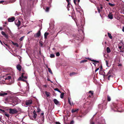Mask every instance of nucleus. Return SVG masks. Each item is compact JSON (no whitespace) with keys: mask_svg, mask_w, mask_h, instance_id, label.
Returning <instances> with one entry per match:
<instances>
[{"mask_svg":"<svg viewBox=\"0 0 124 124\" xmlns=\"http://www.w3.org/2000/svg\"><path fill=\"white\" fill-rule=\"evenodd\" d=\"M40 45H41V46H42L43 45V44L42 43H40Z\"/></svg>","mask_w":124,"mask_h":124,"instance_id":"obj_63","label":"nucleus"},{"mask_svg":"<svg viewBox=\"0 0 124 124\" xmlns=\"http://www.w3.org/2000/svg\"><path fill=\"white\" fill-rule=\"evenodd\" d=\"M111 99L110 97L108 95L107 96V100L108 101H111Z\"/></svg>","mask_w":124,"mask_h":124,"instance_id":"obj_30","label":"nucleus"},{"mask_svg":"<svg viewBox=\"0 0 124 124\" xmlns=\"http://www.w3.org/2000/svg\"><path fill=\"white\" fill-rule=\"evenodd\" d=\"M54 90L55 91H57L58 92H59L60 93H61V92L60 91V90L58 88H55V89H54Z\"/></svg>","mask_w":124,"mask_h":124,"instance_id":"obj_32","label":"nucleus"},{"mask_svg":"<svg viewBox=\"0 0 124 124\" xmlns=\"http://www.w3.org/2000/svg\"><path fill=\"white\" fill-rule=\"evenodd\" d=\"M108 4L110 6H112V7H114L115 6V5L113 4H112L110 3H108Z\"/></svg>","mask_w":124,"mask_h":124,"instance_id":"obj_35","label":"nucleus"},{"mask_svg":"<svg viewBox=\"0 0 124 124\" xmlns=\"http://www.w3.org/2000/svg\"><path fill=\"white\" fill-rule=\"evenodd\" d=\"M15 24L18 27L20 25L21 22L19 20H16L15 21Z\"/></svg>","mask_w":124,"mask_h":124,"instance_id":"obj_3","label":"nucleus"},{"mask_svg":"<svg viewBox=\"0 0 124 124\" xmlns=\"http://www.w3.org/2000/svg\"><path fill=\"white\" fill-rule=\"evenodd\" d=\"M49 33L47 32H46L44 34V38L46 39L47 38V36L49 34Z\"/></svg>","mask_w":124,"mask_h":124,"instance_id":"obj_12","label":"nucleus"},{"mask_svg":"<svg viewBox=\"0 0 124 124\" xmlns=\"http://www.w3.org/2000/svg\"><path fill=\"white\" fill-rule=\"evenodd\" d=\"M37 116V115L36 114H34V115H33V116L34 118V119H35L36 118Z\"/></svg>","mask_w":124,"mask_h":124,"instance_id":"obj_33","label":"nucleus"},{"mask_svg":"<svg viewBox=\"0 0 124 124\" xmlns=\"http://www.w3.org/2000/svg\"><path fill=\"white\" fill-rule=\"evenodd\" d=\"M13 44L14 45H15L17 47H18V44L16 43H14V42H12Z\"/></svg>","mask_w":124,"mask_h":124,"instance_id":"obj_24","label":"nucleus"},{"mask_svg":"<svg viewBox=\"0 0 124 124\" xmlns=\"http://www.w3.org/2000/svg\"><path fill=\"white\" fill-rule=\"evenodd\" d=\"M53 101L54 103L56 105H59L60 103L59 102V101L57 100L56 99H54L53 100Z\"/></svg>","mask_w":124,"mask_h":124,"instance_id":"obj_8","label":"nucleus"},{"mask_svg":"<svg viewBox=\"0 0 124 124\" xmlns=\"http://www.w3.org/2000/svg\"><path fill=\"white\" fill-rule=\"evenodd\" d=\"M40 35V31H39L38 32L35 34L34 35L35 37H39Z\"/></svg>","mask_w":124,"mask_h":124,"instance_id":"obj_7","label":"nucleus"},{"mask_svg":"<svg viewBox=\"0 0 124 124\" xmlns=\"http://www.w3.org/2000/svg\"><path fill=\"white\" fill-rule=\"evenodd\" d=\"M77 74V73L75 72H72L70 73V76H72L73 75L76 74Z\"/></svg>","mask_w":124,"mask_h":124,"instance_id":"obj_16","label":"nucleus"},{"mask_svg":"<svg viewBox=\"0 0 124 124\" xmlns=\"http://www.w3.org/2000/svg\"><path fill=\"white\" fill-rule=\"evenodd\" d=\"M18 112L15 108H10L9 109V113L10 114H16L18 113Z\"/></svg>","mask_w":124,"mask_h":124,"instance_id":"obj_1","label":"nucleus"},{"mask_svg":"<svg viewBox=\"0 0 124 124\" xmlns=\"http://www.w3.org/2000/svg\"><path fill=\"white\" fill-rule=\"evenodd\" d=\"M91 61L92 62H94V63H99V61H96V60H91Z\"/></svg>","mask_w":124,"mask_h":124,"instance_id":"obj_31","label":"nucleus"},{"mask_svg":"<svg viewBox=\"0 0 124 124\" xmlns=\"http://www.w3.org/2000/svg\"><path fill=\"white\" fill-rule=\"evenodd\" d=\"M121 48H122V46H118V48L120 49H121Z\"/></svg>","mask_w":124,"mask_h":124,"instance_id":"obj_55","label":"nucleus"},{"mask_svg":"<svg viewBox=\"0 0 124 124\" xmlns=\"http://www.w3.org/2000/svg\"><path fill=\"white\" fill-rule=\"evenodd\" d=\"M37 112H39L40 111V109L39 108H37Z\"/></svg>","mask_w":124,"mask_h":124,"instance_id":"obj_42","label":"nucleus"},{"mask_svg":"<svg viewBox=\"0 0 124 124\" xmlns=\"http://www.w3.org/2000/svg\"><path fill=\"white\" fill-rule=\"evenodd\" d=\"M15 20V18L14 17H13L11 18H9L8 19V22H12Z\"/></svg>","mask_w":124,"mask_h":124,"instance_id":"obj_4","label":"nucleus"},{"mask_svg":"<svg viewBox=\"0 0 124 124\" xmlns=\"http://www.w3.org/2000/svg\"><path fill=\"white\" fill-rule=\"evenodd\" d=\"M88 93H90L91 95H89V96L88 97V98H89L91 97V96H93V91H90Z\"/></svg>","mask_w":124,"mask_h":124,"instance_id":"obj_10","label":"nucleus"},{"mask_svg":"<svg viewBox=\"0 0 124 124\" xmlns=\"http://www.w3.org/2000/svg\"><path fill=\"white\" fill-rule=\"evenodd\" d=\"M108 35L109 37V38L111 39H112V36L111 35V34L109 33V32L108 33Z\"/></svg>","mask_w":124,"mask_h":124,"instance_id":"obj_20","label":"nucleus"},{"mask_svg":"<svg viewBox=\"0 0 124 124\" xmlns=\"http://www.w3.org/2000/svg\"><path fill=\"white\" fill-rule=\"evenodd\" d=\"M1 34L3 35L6 39H8V34H7L3 31H2L1 32Z\"/></svg>","mask_w":124,"mask_h":124,"instance_id":"obj_6","label":"nucleus"},{"mask_svg":"<svg viewBox=\"0 0 124 124\" xmlns=\"http://www.w3.org/2000/svg\"><path fill=\"white\" fill-rule=\"evenodd\" d=\"M90 124H94V123L93 122L91 121L90 122Z\"/></svg>","mask_w":124,"mask_h":124,"instance_id":"obj_44","label":"nucleus"},{"mask_svg":"<svg viewBox=\"0 0 124 124\" xmlns=\"http://www.w3.org/2000/svg\"><path fill=\"white\" fill-rule=\"evenodd\" d=\"M112 69H111L109 71V72H108V73H107V74L106 75V76H108L109 74H110L112 72Z\"/></svg>","mask_w":124,"mask_h":124,"instance_id":"obj_17","label":"nucleus"},{"mask_svg":"<svg viewBox=\"0 0 124 124\" xmlns=\"http://www.w3.org/2000/svg\"><path fill=\"white\" fill-rule=\"evenodd\" d=\"M122 65L121 64H119L118 65V66H121Z\"/></svg>","mask_w":124,"mask_h":124,"instance_id":"obj_58","label":"nucleus"},{"mask_svg":"<svg viewBox=\"0 0 124 124\" xmlns=\"http://www.w3.org/2000/svg\"><path fill=\"white\" fill-rule=\"evenodd\" d=\"M100 6H101L100 8L101 9H102L103 8V7L102 6V5H100Z\"/></svg>","mask_w":124,"mask_h":124,"instance_id":"obj_47","label":"nucleus"},{"mask_svg":"<svg viewBox=\"0 0 124 124\" xmlns=\"http://www.w3.org/2000/svg\"><path fill=\"white\" fill-rule=\"evenodd\" d=\"M3 30V28L2 27H0V30Z\"/></svg>","mask_w":124,"mask_h":124,"instance_id":"obj_57","label":"nucleus"},{"mask_svg":"<svg viewBox=\"0 0 124 124\" xmlns=\"http://www.w3.org/2000/svg\"><path fill=\"white\" fill-rule=\"evenodd\" d=\"M79 110V109L78 108H76V109H72V113H74V112H77Z\"/></svg>","mask_w":124,"mask_h":124,"instance_id":"obj_11","label":"nucleus"},{"mask_svg":"<svg viewBox=\"0 0 124 124\" xmlns=\"http://www.w3.org/2000/svg\"><path fill=\"white\" fill-rule=\"evenodd\" d=\"M77 0H73V2L75 4V5H77L78 4L79 2H80V0H78V3L76 4V2L77 1Z\"/></svg>","mask_w":124,"mask_h":124,"instance_id":"obj_19","label":"nucleus"},{"mask_svg":"<svg viewBox=\"0 0 124 124\" xmlns=\"http://www.w3.org/2000/svg\"><path fill=\"white\" fill-rule=\"evenodd\" d=\"M0 43L2 45H3V44L2 42V41H1V40H0Z\"/></svg>","mask_w":124,"mask_h":124,"instance_id":"obj_56","label":"nucleus"},{"mask_svg":"<svg viewBox=\"0 0 124 124\" xmlns=\"http://www.w3.org/2000/svg\"><path fill=\"white\" fill-rule=\"evenodd\" d=\"M23 78H22L21 77H19L18 79V80H21L23 82L26 81V80L23 79Z\"/></svg>","mask_w":124,"mask_h":124,"instance_id":"obj_18","label":"nucleus"},{"mask_svg":"<svg viewBox=\"0 0 124 124\" xmlns=\"http://www.w3.org/2000/svg\"><path fill=\"white\" fill-rule=\"evenodd\" d=\"M108 16L109 18L110 19H112L113 18V16L112 15L109 14L108 15Z\"/></svg>","mask_w":124,"mask_h":124,"instance_id":"obj_23","label":"nucleus"},{"mask_svg":"<svg viewBox=\"0 0 124 124\" xmlns=\"http://www.w3.org/2000/svg\"><path fill=\"white\" fill-rule=\"evenodd\" d=\"M122 31L123 32H124V26L123 27L122 29Z\"/></svg>","mask_w":124,"mask_h":124,"instance_id":"obj_49","label":"nucleus"},{"mask_svg":"<svg viewBox=\"0 0 124 124\" xmlns=\"http://www.w3.org/2000/svg\"><path fill=\"white\" fill-rule=\"evenodd\" d=\"M102 66H101V67H100V69L101 70H102Z\"/></svg>","mask_w":124,"mask_h":124,"instance_id":"obj_59","label":"nucleus"},{"mask_svg":"<svg viewBox=\"0 0 124 124\" xmlns=\"http://www.w3.org/2000/svg\"><path fill=\"white\" fill-rule=\"evenodd\" d=\"M85 106H87V107H90L91 105V101H88L87 102L85 103Z\"/></svg>","mask_w":124,"mask_h":124,"instance_id":"obj_5","label":"nucleus"},{"mask_svg":"<svg viewBox=\"0 0 124 124\" xmlns=\"http://www.w3.org/2000/svg\"><path fill=\"white\" fill-rule=\"evenodd\" d=\"M24 73H23L22 74L21 76L20 77H22V78H23L24 77L23 75L24 74Z\"/></svg>","mask_w":124,"mask_h":124,"instance_id":"obj_43","label":"nucleus"},{"mask_svg":"<svg viewBox=\"0 0 124 124\" xmlns=\"http://www.w3.org/2000/svg\"><path fill=\"white\" fill-rule=\"evenodd\" d=\"M87 61V60H82L80 62V63H84V62H86Z\"/></svg>","mask_w":124,"mask_h":124,"instance_id":"obj_27","label":"nucleus"},{"mask_svg":"<svg viewBox=\"0 0 124 124\" xmlns=\"http://www.w3.org/2000/svg\"><path fill=\"white\" fill-rule=\"evenodd\" d=\"M17 69L19 71L21 70L22 67L20 64H18L16 66Z\"/></svg>","mask_w":124,"mask_h":124,"instance_id":"obj_9","label":"nucleus"},{"mask_svg":"<svg viewBox=\"0 0 124 124\" xmlns=\"http://www.w3.org/2000/svg\"><path fill=\"white\" fill-rule=\"evenodd\" d=\"M64 93H62L60 94V97L61 98L63 99V98Z\"/></svg>","mask_w":124,"mask_h":124,"instance_id":"obj_21","label":"nucleus"},{"mask_svg":"<svg viewBox=\"0 0 124 124\" xmlns=\"http://www.w3.org/2000/svg\"><path fill=\"white\" fill-rule=\"evenodd\" d=\"M48 70L49 71V72L51 74H53V73L52 72L51 69L50 68H48Z\"/></svg>","mask_w":124,"mask_h":124,"instance_id":"obj_29","label":"nucleus"},{"mask_svg":"<svg viewBox=\"0 0 124 124\" xmlns=\"http://www.w3.org/2000/svg\"><path fill=\"white\" fill-rule=\"evenodd\" d=\"M106 64L107 66H108V62L107 61H106Z\"/></svg>","mask_w":124,"mask_h":124,"instance_id":"obj_46","label":"nucleus"},{"mask_svg":"<svg viewBox=\"0 0 124 124\" xmlns=\"http://www.w3.org/2000/svg\"><path fill=\"white\" fill-rule=\"evenodd\" d=\"M4 114L5 116H7L8 117L9 116V114H8L7 112H4Z\"/></svg>","mask_w":124,"mask_h":124,"instance_id":"obj_34","label":"nucleus"},{"mask_svg":"<svg viewBox=\"0 0 124 124\" xmlns=\"http://www.w3.org/2000/svg\"><path fill=\"white\" fill-rule=\"evenodd\" d=\"M45 93L47 97H49L50 96V93L49 92L46 91L45 92Z\"/></svg>","mask_w":124,"mask_h":124,"instance_id":"obj_13","label":"nucleus"},{"mask_svg":"<svg viewBox=\"0 0 124 124\" xmlns=\"http://www.w3.org/2000/svg\"><path fill=\"white\" fill-rule=\"evenodd\" d=\"M97 10H98V11L99 13L100 14V15L101 16V11L102 10H100V8H99L98 7H97Z\"/></svg>","mask_w":124,"mask_h":124,"instance_id":"obj_26","label":"nucleus"},{"mask_svg":"<svg viewBox=\"0 0 124 124\" xmlns=\"http://www.w3.org/2000/svg\"><path fill=\"white\" fill-rule=\"evenodd\" d=\"M4 2V1H0V3H2Z\"/></svg>","mask_w":124,"mask_h":124,"instance_id":"obj_51","label":"nucleus"},{"mask_svg":"<svg viewBox=\"0 0 124 124\" xmlns=\"http://www.w3.org/2000/svg\"><path fill=\"white\" fill-rule=\"evenodd\" d=\"M32 103V101L31 100H29L26 101L25 102V105L28 106H29L31 105Z\"/></svg>","mask_w":124,"mask_h":124,"instance_id":"obj_2","label":"nucleus"},{"mask_svg":"<svg viewBox=\"0 0 124 124\" xmlns=\"http://www.w3.org/2000/svg\"><path fill=\"white\" fill-rule=\"evenodd\" d=\"M5 112V111L4 110L0 109V113H4Z\"/></svg>","mask_w":124,"mask_h":124,"instance_id":"obj_36","label":"nucleus"},{"mask_svg":"<svg viewBox=\"0 0 124 124\" xmlns=\"http://www.w3.org/2000/svg\"><path fill=\"white\" fill-rule=\"evenodd\" d=\"M50 57H51V58H54L55 57V55L54 54H51Z\"/></svg>","mask_w":124,"mask_h":124,"instance_id":"obj_37","label":"nucleus"},{"mask_svg":"<svg viewBox=\"0 0 124 124\" xmlns=\"http://www.w3.org/2000/svg\"><path fill=\"white\" fill-rule=\"evenodd\" d=\"M120 52H123V51H122V50H121V49H120Z\"/></svg>","mask_w":124,"mask_h":124,"instance_id":"obj_61","label":"nucleus"},{"mask_svg":"<svg viewBox=\"0 0 124 124\" xmlns=\"http://www.w3.org/2000/svg\"><path fill=\"white\" fill-rule=\"evenodd\" d=\"M7 94L8 93H2L0 92V96H3L5 95H7Z\"/></svg>","mask_w":124,"mask_h":124,"instance_id":"obj_14","label":"nucleus"},{"mask_svg":"<svg viewBox=\"0 0 124 124\" xmlns=\"http://www.w3.org/2000/svg\"><path fill=\"white\" fill-rule=\"evenodd\" d=\"M70 99H71V98H68V102L70 105L71 106L72 104L70 102Z\"/></svg>","mask_w":124,"mask_h":124,"instance_id":"obj_25","label":"nucleus"},{"mask_svg":"<svg viewBox=\"0 0 124 124\" xmlns=\"http://www.w3.org/2000/svg\"><path fill=\"white\" fill-rule=\"evenodd\" d=\"M113 76L112 75H108V80H110V77H111V78H113Z\"/></svg>","mask_w":124,"mask_h":124,"instance_id":"obj_28","label":"nucleus"},{"mask_svg":"<svg viewBox=\"0 0 124 124\" xmlns=\"http://www.w3.org/2000/svg\"><path fill=\"white\" fill-rule=\"evenodd\" d=\"M106 50L107 53H110L111 52L110 50L108 47L107 48Z\"/></svg>","mask_w":124,"mask_h":124,"instance_id":"obj_15","label":"nucleus"},{"mask_svg":"<svg viewBox=\"0 0 124 124\" xmlns=\"http://www.w3.org/2000/svg\"><path fill=\"white\" fill-rule=\"evenodd\" d=\"M27 77L26 76L24 77L23 78H24L25 79H27Z\"/></svg>","mask_w":124,"mask_h":124,"instance_id":"obj_52","label":"nucleus"},{"mask_svg":"<svg viewBox=\"0 0 124 124\" xmlns=\"http://www.w3.org/2000/svg\"><path fill=\"white\" fill-rule=\"evenodd\" d=\"M44 113H41V115L42 116H43V115H44Z\"/></svg>","mask_w":124,"mask_h":124,"instance_id":"obj_60","label":"nucleus"},{"mask_svg":"<svg viewBox=\"0 0 124 124\" xmlns=\"http://www.w3.org/2000/svg\"><path fill=\"white\" fill-rule=\"evenodd\" d=\"M7 80H9V79H10L11 78V76H8L7 77Z\"/></svg>","mask_w":124,"mask_h":124,"instance_id":"obj_41","label":"nucleus"},{"mask_svg":"<svg viewBox=\"0 0 124 124\" xmlns=\"http://www.w3.org/2000/svg\"><path fill=\"white\" fill-rule=\"evenodd\" d=\"M66 0L68 3L67 6L68 7L69 6L70 4V0Z\"/></svg>","mask_w":124,"mask_h":124,"instance_id":"obj_22","label":"nucleus"},{"mask_svg":"<svg viewBox=\"0 0 124 124\" xmlns=\"http://www.w3.org/2000/svg\"><path fill=\"white\" fill-rule=\"evenodd\" d=\"M74 123V122L73 121H72L70 122V124H73Z\"/></svg>","mask_w":124,"mask_h":124,"instance_id":"obj_54","label":"nucleus"},{"mask_svg":"<svg viewBox=\"0 0 124 124\" xmlns=\"http://www.w3.org/2000/svg\"><path fill=\"white\" fill-rule=\"evenodd\" d=\"M4 43L6 46H7L8 47V44L5 43L4 42Z\"/></svg>","mask_w":124,"mask_h":124,"instance_id":"obj_53","label":"nucleus"},{"mask_svg":"<svg viewBox=\"0 0 124 124\" xmlns=\"http://www.w3.org/2000/svg\"><path fill=\"white\" fill-rule=\"evenodd\" d=\"M24 38V37H21L19 39V40L20 41H22Z\"/></svg>","mask_w":124,"mask_h":124,"instance_id":"obj_40","label":"nucleus"},{"mask_svg":"<svg viewBox=\"0 0 124 124\" xmlns=\"http://www.w3.org/2000/svg\"><path fill=\"white\" fill-rule=\"evenodd\" d=\"M42 118H43L44 119V116H42V117H41Z\"/></svg>","mask_w":124,"mask_h":124,"instance_id":"obj_64","label":"nucleus"},{"mask_svg":"<svg viewBox=\"0 0 124 124\" xmlns=\"http://www.w3.org/2000/svg\"><path fill=\"white\" fill-rule=\"evenodd\" d=\"M36 111L34 110L33 112V114H36Z\"/></svg>","mask_w":124,"mask_h":124,"instance_id":"obj_50","label":"nucleus"},{"mask_svg":"<svg viewBox=\"0 0 124 124\" xmlns=\"http://www.w3.org/2000/svg\"><path fill=\"white\" fill-rule=\"evenodd\" d=\"M49 8L48 7H47L46 8V12H48L49 11Z\"/></svg>","mask_w":124,"mask_h":124,"instance_id":"obj_39","label":"nucleus"},{"mask_svg":"<svg viewBox=\"0 0 124 124\" xmlns=\"http://www.w3.org/2000/svg\"><path fill=\"white\" fill-rule=\"evenodd\" d=\"M87 59L90 60H91V58H86Z\"/></svg>","mask_w":124,"mask_h":124,"instance_id":"obj_62","label":"nucleus"},{"mask_svg":"<svg viewBox=\"0 0 124 124\" xmlns=\"http://www.w3.org/2000/svg\"><path fill=\"white\" fill-rule=\"evenodd\" d=\"M55 123L56 124H61L60 122H56Z\"/></svg>","mask_w":124,"mask_h":124,"instance_id":"obj_45","label":"nucleus"},{"mask_svg":"<svg viewBox=\"0 0 124 124\" xmlns=\"http://www.w3.org/2000/svg\"><path fill=\"white\" fill-rule=\"evenodd\" d=\"M56 55L57 56H58L60 55L59 52H58L56 53Z\"/></svg>","mask_w":124,"mask_h":124,"instance_id":"obj_38","label":"nucleus"},{"mask_svg":"<svg viewBox=\"0 0 124 124\" xmlns=\"http://www.w3.org/2000/svg\"><path fill=\"white\" fill-rule=\"evenodd\" d=\"M99 68H97V69H96L95 70V72H96V71H97L98 70H99Z\"/></svg>","mask_w":124,"mask_h":124,"instance_id":"obj_48","label":"nucleus"}]
</instances>
